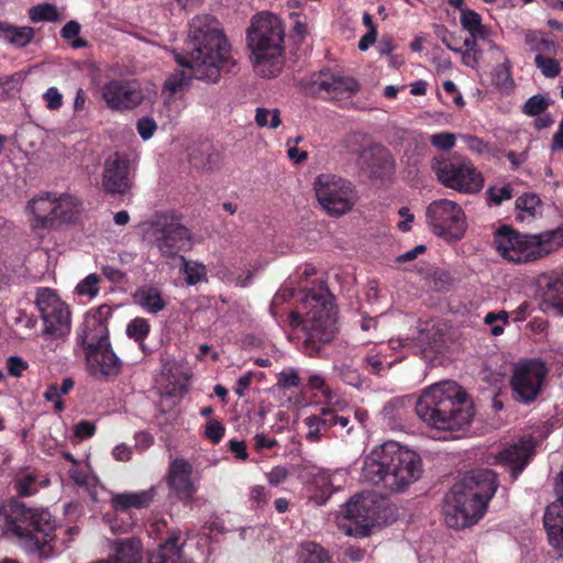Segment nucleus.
Returning <instances> with one entry per match:
<instances>
[{
	"label": "nucleus",
	"instance_id": "obj_26",
	"mask_svg": "<svg viewBox=\"0 0 563 563\" xmlns=\"http://www.w3.org/2000/svg\"><path fill=\"white\" fill-rule=\"evenodd\" d=\"M302 476L312 484L313 493L310 499L319 506L324 505L336 490L330 474L316 465L303 466Z\"/></svg>",
	"mask_w": 563,
	"mask_h": 563
},
{
	"label": "nucleus",
	"instance_id": "obj_31",
	"mask_svg": "<svg viewBox=\"0 0 563 563\" xmlns=\"http://www.w3.org/2000/svg\"><path fill=\"white\" fill-rule=\"evenodd\" d=\"M35 30L32 26H18L0 21V38L15 48H24L33 42Z\"/></svg>",
	"mask_w": 563,
	"mask_h": 563
},
{
	"label": "nucleus",
	"instance_id": "obj_8",
	"mask_svg": "<svg viewBox=\"0 0 563 563\" xmlns=\"http://www.w3.org/2000/svg\"><path fill=\"white\" fill-rule=\"evenodd\" d=\"M494 242L503 258L522 264L537 261L563 246V229L558 228L539 234H523L503 225L496 231Z\"/></svg>",
	"mask_w": 563,
	"mask_h": 563
},
{
	"label": "nucleus",
	"instance_id": "obj_34",
	"mask_svg": "<svg viewBox=\"0 0 563 563\" xmlns=\"http://www.w3.org/2000/svg\"><path fill=\"white\" fill-rule=\"evenodd\" d=\"M525 43L531 52L536 53V55L556 54L559 49V45L555 41L538 31L527 32Z\"/></svg>",
	"mask_w": 563,
	"mask_h": 563
},
{
	"label": "nucleus",
	"instance_id": "obj_62",
	"mask_svg": "<svg viewBox=\"0 0 563 563\" xmlns=\"http://www.w3.org/2000/svg\"><path fill=\"white\" fill-rule=\"evenodd\" d=\"M442 86H443V90L449 96L452 97V101L456 107H459V108L464 107L465 101L463 99V96L460 93V91L456 88V85L452 80H445Z\"/></svg>",
	"mask_w": 563,
	"mask_h": 563
},
{
	"label": "nucleus",
	"instance_id": "obj_27",
	"mask_svg": "<svg viewBox=\"0 0 563 563\" xmlns=\"http://www.w3.org/2000/svg\"><path fill=\"white\" fill-rule=\"evenodd\" d=\"M156 495L157 488L155 486L136 493L115 494L111 498V506L115 511L122 512L132 508L143 509L147 508L153 503Z\"/></svg>",
	"mask_w": 563,
	"mask_h": 563
},
{
	"label": "nucleus",
	"instance_id": "obj_52",
	"mask_svg": "<svg viewBox=\"0 0 563 563\" xmlns=\"http://www.w3.org/2000/svg\"><path fill=\"white\" fill-rule=\"evenodd\" d=\"M271 497V492L263 485H254L250 488L249 499L252 503V507H265L268 504Z\"/></svg>",
	"mask_w": 563,
	"mask_h": 563
},
{
	"label": "nucleus",
	"instance_id": "obj_38",
	"mask_svg": "<svg viewBox=\"0 0 563 563\" xmlns=\"http://www.w3.org/2000/svg\"><path fill=\"white\" fill-rule=\"evenodd\" d=\"M547 296L552 307L563 314V273H553L547 283Z\"/></svg>",
	"mask_w": 563,
	"mask_h": 563
},
{
	"label": "nucleus",
	"instance_id": "obj_20",
	"mask_svg": "<svg viewBox=\"0 0 563 563\" xmlns=\"http://www.w3.org/2000/svg\"><path fill=\"white\" fill-rule=\"evenodd\" d=\"M111 316L112 309L108 305H101L86 313L77 332V341L84 352L110 343L108 321Z\"/></svg>",
	"mask_w": 563,
	"mask_h": 563
},
{
	"label": "nucleus",
	"instance_id": "obj_61",
	"mask_svg": "<svg viewBox=\"0 0 563 563\" xmlns=\"http://www.w3.org/2000/svg\"><path fill=\"white\" fill-rule=\"evenodd\" d=\"M101 274L113 284H121L126 279V273L110 265L101 267Z\"/></svg>",
	"mask_w": 563,
	"mask_h": 563
},
{
	"label": "nucleus",
	"instance_id": "obj_51",
	"mask_svg": "<svg viewBox=\"0 0 563 563\" xmlns=\"http://www.w3.org/2000/svg\"><path fill=\"white\" fill-rule=\"evenodd\" d=\"M225 433V427L223 423L217 419H210L205 426L203 435L208 439L212 444H218L221 442Z\"/></svg>",
	"mask_w": 563,
	"mask_h": 563
},
{
	"label": "nucleus",
	"instance_id": "obj_18",
	"mask_svg": "<svg viewBox=\"0 0 563 563\" xmlns=\"http://www.w3.org/2000/svg\"><path fill=\"white\" fill-rule=\"evenodd\" d=\"M303 424L308 429L305 438L310 443H319L324 439L336 437V428H346V434L352 430V427H349V417L330 406H323L319 412L306 417Z\"/></svg>",
	"mask_w": 563,
	"mask_h": 563
},
{
	"label": "nucleus",
	"instance_id": "obj_64",
	"mask_svg": "<svg viewBox=\"0 0 563 563\" xmlns=\"http://www.w3.org/2000/svg\"><path fill=\"white\" fill-rule=\"evenodd\" d=\"M228 448L231 453L235 455L239 460H246L249 454L246 450V444L244 441H239L236 439H232L228 442Z\"/></svg>",
	"mask_w": 563,
	"mask_h": 563
},
{
	"label": "nucleus",
	"instance_id": "obj_13",
	"mask_svg": "<svg viewBox=\"0 0 563 563\" xmlns=\"http://www.w3.org/2000/svg\"><path fill=\"white\" fill-rule=\"evenodd\" d=\"M427 220L438 236L448 241L461 240L466 231V218L463 209L449 199H439L427 208Z\"/></svg>",
	"mask_w": 563,
	"mask_h": 563
},
{
	"label": "nucleus",
	"instance_id": "obj_4",
	"mask_svg": "<svg viewBox=\"0 0 563 563\" xmlns=\"http://www.w3.org/2000/svg\"><path fill=\"white\" fill-rule=\"evenodd\" d=\"M421 473L420 456L389 441L374 448L364 459L361 478L364 483L394 493L407 488Z\"/></svg>",
	"mask_w": 563,
	"mask_h": 563
},
{
	"label": "nucleus",
	"instance_id": "obj_59",
	"mask_svg": "<svg viewBox=\"0 0 563 563\" xmlns=\"http://www.w3.org/2000/svg\"><path fill=\"white\" fill-rule=\"evenodd\" d=\"M43 98L46 102V107L49 110H58L63 106V95L56 87H49L43 95Z\"/></svg>",
	"mask_w": 563,
	"mask_h": 563
},
{
	"label": "nucleus",
	"instance_id": "obj_48",
	"mask_svg": "<svg viewBox=\"0 0 563 563\" xmlns=\"http://www.w3.org/2000/svg\"><path fill=\"white\" fill-rule=\"evenodd\" d=\"M549 100L542 95L530 97L522 106V112L529 117L541 115L549 108Z\"/></svg>",
	"mask_w": 563,
	"mask_h": 563
},
{
	"label": "nucleus",
	"instance_id": "obj_35",
	"mask_svg": "<svg viewBox=\"0 0 563 563\" xmlns=\"http://www.w3.org/2000/svg\"><path fill=\"white\" fill-rule=\"evenodd\" d=\"M461 25L474 38L486 40L489 36V30L482 23L479 13L472 9L462 10L460 18Z\"/></svg>",
	"mask_w": 563,
	"mask_h": 563
},
{
	"label": "nucleus",
	"instance_id": "obj_37",
	"mask_svg": "<svg viewBox=\"0 0 563 563\" xmlns=\"http://www.w3.org/2000/svg\"><path fill=\"white\" fill-rule=\"evenodd\" d=\"M150 331L151 324L148 320L141 317L132 319L126 325L128 338L137 342L144 354H150L152 352L144 343V340L148 336Z\"/></svg>",
	"mask_w": 563,
	"mask_h": 563
},
{
	"label": "nucleus",
	"instance_id": "obj_9",
	"mask_svg": "<svg viewBox=\"0 0 563 563\" xmlns=\"http://www.w3.org/2000/svg\"><path fill=\"white\" fill-rule=\"evenodd\" d=\"M431 169L441 185L462 194H477L484 187V176L470 159L434 157Z\"/></svg>",
	"mask_w": 563,
	"mask_h": 563
},
{
	"label": "nucleus",
	"instance_id": "obj_39",
	"mask_svg": "<svg viewBox=\"0 0 563 563\" xmlns=\"http://www.w3.org/2000/svg\"><path fill=\"white\" fill-rule=\"evenodd\" d=\"M27 15L33 23L57 22L60 20V14L56 5L47 2L31 7L27 11Z\"/></svg>",
	"mask_w": 563,
	"mask_h": 563
},
{
	"label": "nucleus",
	"instance_id": "obj_23",
	"mask_svg": "<svg viewBox=\"0 0 563 563\" xmlns=\"http://www.w3.org/2000/svg\"><path fill=\"white\" fill-rule=\"evenodd\" d=\"M559 503L549 505L543 516V525L551 545L561 551L563 555V471L561 482L556 485Z\"/></svg>",
	"mask_w": 563,
	"mask_h": 563
},
{
	"label": "nucleus",
	"instance_id": "obj_41",
	"mask_svg": "<svg viewBox=\"0 0 563 563\" xmlns=\"http://www.w3.org/2000/svg\"><path fill=\"white\" fill-rule=\"evenodd\" d=\"M556 54L536 55L534 65L547 78H554L561 73V64L555 58Z\"/></svg>",
	"mask_w": 563,
	"mask_h": 563
},
{
	"label": "nucleus",
	"instance_id": "obj_19",
	"mask_svg": "<svg viewBox=\"0 0 563 563\" xmlns=\"http://www.w3.org/2000/svg\"><path fill=\"white\" fill-rule=\"evenodd\" d=\"M133 186L131 163L125 154L115 152L103 164L101 188L112 197L128 195Z\"/></svg>",
	"mask_w": 563,
	"mask_h": 563
},
{
	"label": "nucleus",
	"instance_id": "obj_32",
	"mask_svg": "<svg viewBox=\"0 0 563 563\" xmlns=\"http://www.w3.org/2000/svg\"><path fill=\"white\" fill-rule=\"evenodd\" d=\"M142 544L139 539H122L115 544V552L110 558L112 563H142Z\"/></svg>",
	"mask_w": 563,
	"mask_h": 563
},
{
	"label": "nucleus",
	"instance_id": "obj_29",
	"mask_svg": "<svg viewBox=\"0 0 563 563\" xmlns=\"http://www.w3.org/2000/svg\"><path fill=\"white\" fill-rule=\"evenodd\" d=\"M148 563H192L183 556L179 534L173 532L158 549L148 556Z\"/></svg>",
	"mask_w": 563,
	"mask_h": 563
},
{
	"label": "nucleus",
	"instance_id": "obj_56",
	"mask_svg": "<svg viewBox=\"0 0 563 563\" xmlns=\"http://www.w3.org/2000/svg\"><path fill=\"white\" fill-rule=\"evenodd\" d=\"M157 129V124L154 119L150 117H143L136 122V130L143 140H148L153 136Z\"/></svg>",
	"mask_w": 563,
	"mask_h": 563
},
{
	"label": "nucleus",
	"instance_id": "obj_15",
	"mask_svg": "<svg viewBox=\"0 0 563 563\" xmlns=\"http://www.w3.org/2000/svg\"><path fill=\"white\" fill-rule=\"evenodd\" d=\"M548 368L540 360H526L519 362L510 378L514 398L522 404L534 401L540 395Z\"/></svg>",
	"mask_w": 563,
	"mask_h": 563
},
{
	"label": "nucleus",
	"instance_id": "obj_22",
	"mask_svg": "<svg viewBox=\"0 0 563 563\" xmlns=\"http://www.w3.org/2000/svg\"><path fill=\"white\" fill-rule=\"evenodd\" d=\"M85 351L89 373L99 378L117 377L122 372V362L113 352L111 343Z\"/></svg>",
	"mask_w": 563,
	"mask_h": 563
},
{
	"label": "nucleus",
	"instance_id": "obj_3",
	"mask_svg": "<svg viewBox=\"0 0 563 563\" xmlns=\"http://www.w3.org/2000/svg\"><path fill=\"white\" fill-rule=\"evenodd\" d=\"M499 486L497 474L489 468H475L451 487L443 507L445 523L463 529L476 523L486 512Z\"/></svg>",
	"mask_w": 563,
	"mask_h": 563
},
{
	"label": "nucleus",
	"instance_id": "obj_44",
	"mask_svg": "<svg viewBox=\"0 0 563 563\" xmlns=\"http://www.w3.org/2000/svg\"><path fill=\"white\" fill-rule=\"evenodd\" d=\"M541 203L540 198L534 194H525L516 199V208L519 211L517 219L523 221L526 216L533 218L536 208Z\"/></svg>",
	"mask_w": 563,
	"mask_h": 563
},
{
	"label": "nucleus",
	"instance_id": "obj_49",
	"mask_svg": "<svg viewBox=\"0 0 563 563\" xmlns=\"http://www.w3.org/2000/svg\"><path fill=\"white\" fill-rule=\"evenodd\" d=\"M100 277L97 274H89L77 286L76 292L79 296L95 298L99 294Z\"/></svg>",
	"mask_w": 563,
	"mask_h": 563
},
{
	"label": "nucleus",
	"instance_id": "obj_63",
	"mask_svg": "<svg viewBox=\"0 0 563 563\" xmlns=\"http://www.w3.org/2000/svg\"><path fill=\"white\" fill-rule=\"evenodd\" d=\"M252 382H253V372L245 373L236 380V384L233 388L234 393L239 397H244L246 394V390L250 388Z\"/></svg>",
	"mask_w": 563,
	"mask_h": 563
},
{
	"label": "nucleus",
	"instance_id": "obj_6",
	"mask_svg": "<svg viewBox=\"0 0 563 563\" xmlns=\"http://www.w3.org/2000/svg\"><path fill=\"white\" fill-rule=\"evenodd\" d=\"M0 515L4 518L5 532L19 538L26 551L42 558L54 554L56 523L48 510L30 508L11 499L1 507Z\"/></svg>",
	"mask_w": 563,
	"mask_h": 563
},
{
	"label": "nucleus",
	"instance_id": "obj_57",
	"mask_svg": "<svg viewBox=\"0 0 563 563\" xmlns=\"http://www.w3.org/2000/svg\"><path fill=\"white\" fill-rule=\"evenodd\" d=\"M460 139L464 142L466 147L472 152L483 154L488 152V144L481 137L471 134H461Z\"/></svg>",
	"mask_w": 563,
	"mask_h": 563
},
{
	"label": "nucleus",
	"instance_id": "obj_10",
	"mask_svg": "<svg viewBox=\"0 0 563 563\" xmlns=\"http://www.w3.org/2000/svg\"><path fill=\"white\" fill-rule=\"evenodd\" d=\"M313 189L319 203L331 217H341L351 211L358 198L350 180L332 174L319 175Z\"/></svg>",
	"mask_w": 563,
	"mask_h": 563
},
{
	"label": "nucleus",
	"instance_id": "obj_54",
	"mask_svg": "<svg viewBox=\"0 0 563 563\" xmlns=\"http://www.w3.org/2000/svg\"><path fill=\"white\" fill-rule=\"evenodd\" d=\"M277 385L282 388L289 389L300 385V377L295 368L284 369L279 373Z\"/></svg>",
	"mask_w": 563,
	"mask_h": 563
},
{
	"label": "nucleus",
	"instance_id": "obj_43",
	"mask_svg": "<svg viewBox=\"0 0 563 563\" xmlns=\"http://www.w3.org/2000/svg\"><path fill=\"white\" fill-rule=\"evenodd\" d=\"M13 486L19 496L29 497L37 493V476L34 473L19 474Z\"/></svg>",
	"mask_w": 563,
	"mask_h": 563
},
{
	"label": "nucleus",
	"instance_id": "obj_28",
	"mask_svg": "<svg viewBox=\"0 0 563 563\" xmlns=\"http://www.w3.org/2000/svg\"><path fill=\"white\" fill-rule=\"evenodd\" d=\"M372 503L373 500L369 497L355 496L351 498L345 505V517L357 525H362V528L368 529L376 520Z\"/></svg>",
	"mask_w": 563,
	"mask_h": 563
},
{
	"label": "nucleus",
	"instance_id": "obj_11",
	"mask_svg": "<svg viewBox=\"0 0 563 563\" xmlns=\"http://www.w3.org/2000/svg\"><path fill=\"white\" fill-rule=\"evenodd\" d=\"M151 228L154 243L162 256L166 258H174L179 252H186L192 246L190 230L174 214L156 216Z\"/></svg>",
	"mask_w": 563,
	"mask_h": 563
},
{
	"label": "nucleus",
	"instance_id": "obj_1",
	"mask_svg": "<svg viewBox=\"0 0 563 563\" xmlns=\"http://www.w3.org/2000/svg\"><path fill=\"white\" fill-rule=\"evenodd\" d=\"M413 411L428 427L439 431L461 430L474 417L471 397L452 380L423 389L416 401L410 397L389 400L384 406L383 416L393 430H404Z\"/></svg>",
	"mask_w": 563,
	"mask_h": 563
},
{
	"label": "nucleus",
	"instance_id": "obj_46",
	"mask_svg": "<svg viewBox=\"0 0 563 563\" xmlns=\"http://www.w3.org/2000/svg\"><path fill=\"white\" fill-rule=\"evenodd\" d=\"M514 197V188L510 184L501 187L490 186L486 190V198L490 205L500 206L504 201Z\"/></svg>",
	"mask_w": 563,
	"mask_h": 563
},
{
	"label": "nucleus",
	"instance_id": "obj_50",
	"mask_svg": "<svg viewBox=\"0 0 563 563\" xmlns=\"http://www.w3.org/2000/svg\"><path fill=\"white\" fill-rule=\"evenodd\" d=\"M508 312L505 310H500L498 312H488L484 321L486 324L490 325V333L495 336L504 333V325L508 323Z\"/></svg>",
	"mask_w": 563,
	"mask_h": 563
},
{
	"label": "nucleus",
	"instance_id": "obj_2",
	"mask_svg": "<svg viewBox=\"0 0 563 563\" xmlns=\"http://www.w3.org/2000/svg\"><path fill=\"white\" fill-rule=\"evenodd\" d=\"M178 65L189 69L174 74L164 84V90L170 95L181 91L188 86L190 77L216 82L221 71H230L234 66L231 56V44L220 21L211 14H198L189 22L186 54H176Z\"/></svg>",
	"mask_w": 563,
	"mask_h": 563
},
{
	"label": "nucleus",
	"instance_id": "obj_12",
	"mask_svg": "<svg viewBox=\"0 0 563 563\" xmlns=\"http://www.w3.org/2000/svg\"><path fill=\"white\" fill-rule=\"evenodd\" d=\"M29 207L34 217V228L53 229L73 219L76 205L70 195L57 197L55 194L44 192L33 198Z\"/></svg>",
	"mask_w": 563,
	"mask_h": 563
},
{
	"label": "nucleus",
	"instance_id": "obj_42",
	"mask_svg": "<svg viewBox=\"0 0 563 563\" xmlns=\"http://www.w3.org/2000/svg\"><path fill=\"white\" fill-rule=\"evenodd\" d=\"M183 266L180 271L185 275V280L188 285H196L200 283L207 275V269L203 264L197 262H189L185 256H180Z\"/></svg>",
	"mask_w": 563,
	"mask_h": 563
},
{
	"label": "nucleus",
	"instance_id": "obj_5",
	"mask_svg": "<svg viewBox=\"0 0 563 563\" xmlns=\"http://www.w3.org/2000/svg\"><path fill=\"white\" fill-rule=\"evenodd\" d=\"M305 316L290 311L287 321L291 329L302 328L306 338L302 351L310 357L322 356L325 344L332 342L336 333V317L333 297L324 286L310 289L302 300Z\"/></svg>",
	"mask_w": 563,
	"mask_h": 563
},
{
	"label": "nucleus",
	"instance_id": "obj_30",
	"mask_svg": "<svg viewBox=\"0 0 563 563\" xmlns=\"http://www.w3.org/2000/svg\"><path fill=\"white\" fill-rule=\"evenodd\" d=\"M133 301L150 314H156L167 306L162 291L157 287L148 285L141 286L134 291Z\"/></svg>",
	"mask_w": 563,
	"mask_h": 563
},
{
	"label": "nucleus",
	"instance_id": "obj_40",
	"mask_svg": "<svg viewBox=\"0 0 563 563\" xmlns=\"http://www.w3.org/2000/svg\"><path fill=\"white\" fill-rule=\"evenodd\" d=\"M434 341L433 335L430 334L429 324L417 328L416 332L411 336H407L399 340V343L404 347H418L419 350H426Z\"/></svg>",
	"mask_w": 563,
	"mask_h": 563
},
{
	"label": "nucleus",
	"instance_id": "obj_24",
	"mask_svg": "<svg viewBox=\"0 0 563 563\" xmlns=\"http://www.w3.org/2000/svg\"><path fill=\"white\" fill-rule=\"evenodd\" d=\"M534 454L531 440L520 439L517 443L505 448L499 460L509 466L511 481L515 482L529 464Z\"/></svg>",
	"mask_w": 563,
	"mask_h": 563
},
{
	"label": "nucleus",
	"instance_id": "obj_33",
	"mask_svg": "<svg viewBox=\"0 0 563 563\" xmlns=\"http://www.w3.org/2000/svg\"><path fill=\"white\" fill-rule=\"evenodd\" d=\"M297 563H333L329 552L319 543L308 541L297 551Z\"/></svg>",
	"mask_w": 563,
	"mask_h": 563
},
{
	"label": "nucleus",
	"instance_id": "obj_16",
	"mask_svg": "<svg viewBox=\"0 0 563 563\" xmlns=\"http://www.w3.org/2000/svg\"><path fill=\"white\" fill-rule=\"evenodd\" d=\"M194 467L183 457L173 459L167 467L164 481L172 503L191 507L198 493V484L192 478Z\"/></svg>",
	"mask_w": 563,
	"mask_h": 563
},
{
	"label": "nucleus",
	"instance_id": "obj_7",
	"mask_svg": "<svg viewBox=\"0 0 563 563\" xmlns=\"http://www.w3.org/2000/svg\"><path fill=\"white\" fill-rule=\"evenodd\" d=\"M285 27L282 20L269 12L253 19L247 32V44L255 59V67L264 77L279 75L284 67Z\"/></svg>",
	"mask_w": 563,
	"mask_h": 563
},
{
	"label": "nucleus",
	"instance_id": "obj_60",
	"mask_svg": "<svg viewBox=\"0 0 563 563\" xmlns=\"http://www.w3.org/2000/svg\"><path fill=\"white\" fill-rule=\"evenodd\" d=\"M96 433V424L88 420L79 421L74 429L76 438L84 440L93 437Z\"/></svg>",
	"mask_w": 563,
	"mask_h": 563
},
{
	"label": "nucleus",
	"instance_id": "obj_17",
	"mask_svg": "<svg viewBox=\"0 0 563 563\" xmlns=\"http://www.w3.org/2000/svg\"><path fill=\"white\" fill-rule=\"evenodd\" d=\"M36 307L44 322L43 332L62 338L70 331V311L56 292L49 288H40L36 292Z\"/></svg>",
	"mask_w": 563,
	"mask_h": 563
},
{
	"label": "nucleus",
	"instance_id": "obj_21",
	"mask_svg": "<svg viewBox=\"0 0 563 563\" xmlns=\"http://www.w3.org/2000/svg\"><path fill=\"white\" fill-rule=\"evenodd\" d=\"M102 98L111 110H129L142 103L144 92L136 81L111 80L103 86Z\"/></svg>",
	"mask_w": 563,
	"mask_h": 563
},
{
	"label": "nucleus",
	"instance_id": "obj_53",
	"mask_svg": "<svg viewBox=\"0 0 563 563\" xmlns=\"http://www.w3.org/2000/svg\"><path fill=\"white\" fill-rule=\"evenodd\" d=\"M431 144L442 151H449L454 147L456 137L450 132H440L431 135Z\"/></svg>",
	"mask_w": 563,
	"mask_h": 563
},
{
	"label": "nucleus",
	"instance_id": "obj_14",
	"mask_svg": "<svg viewBox=\"0 0 563 563\" xmlns=\"http://www.w3.org/2000/svg\"><path fill=\"white\" fill-rule=\"evenodd\" d=\"M302 86L306 95L327 101L351 98L360 89L354 78L342 76L330 69L312 74Z\"/></svg>",
	"mask_w": 563,
	"mask_h": 563
},
{
	"label": "nucleus",
	"instance_id": "obj_25",
	"mask_svg": "<svg viewBox=\"0 0 563 563\" xmlns=\"http://www.w3.org/2000/svg\"><path fill=\"white\" fill-rule=\"evenodd\" d=\"M358 159L362 167L377 178L388 175L393 169V159L388 150L378 144L364 148Z\"/></svg>",
	"mask_w": 563,
	"mask_h": 563
},
{
	"label": "nucleus",
	"instance_id": "obj_36",
	"mask_svg": "<svg viewBox=\"0 0 563 563\" xmlns=\"http://www.w3.org/2000/svg\"><path fill=\"white\" fill-rule=\"evenodd\" d=\"M75 385V380L71 377H66L63 379L62 384H51L45 389L43 397L46 401L54 402L55 412H62L65 410L66 406L62 397L67 395Z\"/></svg>",
	"mask_w": 563,
	"mask_h": 563
},
{
	"label": "nucleus",
	"instance_id": "obj_55",
	"mask_svg": "<svg viewBox=\"0 0 563 563\" xmlns=\"http://www.w3.org/2000/svg\"><path fill=\"white\" fill-rule=\"evenodd\" d=\"M29 368V364L20 356H9L7 360L8 374L12 377H21L23 372Z\"/></svg>",
	"mask_w": 563,
	"mask_h": 563
},
{
	"label": "nucleus",
	"instance_id": "obj_45",
	"mask_svg": "<svg viewBox=\"0 0 563 563\" xmlns=\"http://www.w3.org/2000/svg\"><path fill=\"white\" fill-rule=\"evenodd\" d=\"M81 25L77 21H68L60 30V36L68 41L73 48H84L88 46V41L79 37Z\"/></svg>",
	"mask_w": 563,
	"mask_h": 563
},
{
	"label": "nucleus",
	"instance_id": "obj_58",
	"mask_svg": "<svg viewBox=\"0 0 563 563\" xmlns=\"http://www.w3.org/2000/svg\"><path fill=\"white\" fill-rule=\"evenodd\" d=\"M289 475L290 472L287 467L278 465L266 473V478L271 486H278L283 484Z\"/></svg>",
	"mask_w": 563,
	"mask_h": 563
},
{
	"label": "nucleus",
	"instance_id": "obj_47",
	"mask_svg": "<svg viewBox=\"0 0 563 563\" xmlns=\"http://www.w3.org/2000/svg\"><path fill=\"white\" fill-rule=\"evenodd\" d=\"M255 122L258 126H269L272 129H276L280 125V112L278 109L268 110L265 108H257Z\"/></svg>",
	"mask_w": 563,
	"mask_h": 563
}]
</instances>
